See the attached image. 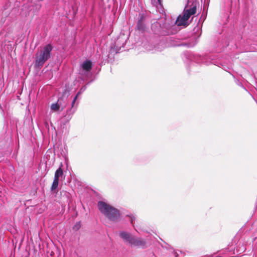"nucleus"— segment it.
<instances>
[{
  "label": "nucleus",
  "instance_id": "1",
  "mask_svg": "<svg viewBox=\"0 0 257 257\" xmlns=\"http://www.w3.org/2000/svg\"><path fill=\"white\" fill-rule=\"evenodd\" d=\"M98 208L99 211L110 221H117L120 217L119 211L105 202L99 201Z\"/></svg>",
  "mask_w": 257,
  "mask_h": 257
},
{
  "label": "nucleus",
  "instance_id": "2",
  "mask_svg": "<svg viewBox=\"0 0 257 257\" xmlns=\"http://www.w3.org/2000/svg\"><path fill=\"white\" fill-rule=\"evenodd\" d=\"M53 46L47 44L41 49L36 54L35 66L36 67H42L44 63L51 57Z\"/></svg>",
  "mask_w": 257,
  "mask_h": 257
},
{
  "label": "nucleus",
  "instance_id": "3",
  "mask_svg": "<svg viewBox=\"0 0 257 257\" xmlns=\"http://www.w3.org/2000/svg\"><path fill=\"white\" fill-rule=\"evenodd\" d=\"M196 12V6H193L190 9H184L183 15H179L176 20V24L178 26H187L188 25V20L190 17Z\"/></svg>",
  "mask_w": 257,
  "mask_h": 257
},
{
  "label": "nucleus",
  "instance_id": "4",
  "mask_svg": "<svg viewBox=\"0 0 257 257\" xmlns=\"http://www.w3.org/2000/svg\"><path fill=\"white\" fill-rule=\"evenodd\" d=\"M131 244L139 247H144L146 245V241L141 238H137L134 236Z\"/></svg>",
  "mask_w": 257,
  "mask_h": 257
},
{
  "label": "nucleus",
  "instance_id": "5",
  "mask_svg": "<svg viewBox=\"0 0 257 257\" xmlns=\"http://www.w3.org/2000/svg\"><path fill=\"white\" fill-rule=\"evenodd\" d=\"M145 17L143 15H140V17L138 20L137 28L140 31L144 32L145 30V25L144 24Z\"/></svg>",
  "mask_w": 257,
  "mask_h": 257
},
{
  "label": "nucleus",
  "instance_id": "6",
  "mask_svg": "<svg viewBox=\"0 0 257 257\" xmlns=\"http://www.w3.org/2000/svg\"><path fill=\"white\" fill-rule=\"evenodd\" d=\"M120 236L126 242H128L130 244L132 242V240L134 237V236L132 235L130 233L122 231L119 233Z\"/></svg>",
  "mask_w": 257,
  "mask_h": 257
},
{
  "label": "nucleus",
  "instance_id": "7",
  "mask_svg": "<svg viewBox=\"0 0 257 257\" xmlns=\"http://www.w3.org/2000/svg\"><path fill=\"white\" fill-rule=\"evenodd\" d=\"M82 68L86 71H89L92 68V62L89 60L84 61L82 64Z\"/></svg>",
  "mask_w": 257,
  "mask_h": 257
},
{
  "label": "nucleus",
  "instance_id": "8",
  "mask_svg": "<svg viewBox=\"0 0 257 257\" xmlns=\"http://www.w3.org/2000/svg\"><path fill=\"white\" fill-rule=\"evenodd\" d=\"M63 100L62 98H60L58 100V101L56 103L52 104L51 105V109L54 111H58L61 106V101Z\"/></svg>",
  "mask_w": 257,
  "mask_h": 257
},
{
  "label": "nucleus",
  "instance_id": "9",
  "mask_svg": "<svg viewBox=\"0 0 257 257\" xmlns=\"http://www.w3.org/2000/svg\"><path fill=\"white\" fill-rule=\"evenodd\" d=\"M63 174V170L61 167H59L55 173L54 178L59 179L60 177L62 176Z\"/></svg>",
  "mask_w": 257,
  "mask_h": 257
},
{
  "label": "nucleus",
  "instance_id": "10",
  "mask_svg": "<svg viewBox=\"0 0 257 257\" xmlns=\"http://www.w3.org/2000/svg\"><path fill=\"white\" fill-rule=\"evenodd\" d=\"M59 184V179L54 178L53 183L51 186V190L53 191L55 190L58 186Z\"/></svg>",
  "mask_w": 257,
  "mask_h": 257
},
{
  "label": "nucleus",
  "instance_id": "11",
  "mask_svg": "<svg viewBox=\"0 0 257 257\" xmlns=\"http://www.w3.org/2000/svg\"><path fill=\"white\" fill-rule=\"evenodd\" d=\"M80 226H81L80 222H76V224L73 226V229L75 230H77L80 228Z\"/></svg>",
  "mask_w": 257,
  "mask_h": 257
},
{
  "label": "nucleus",
  "instance_id": "12",
  "mask_svg": "<svg viewBox=\"0 0 257 257\" xmlns=\"http://www.w3.org/2000/svg\"><path fill=\"white\" fill-rule=\"evenodd\" d=\"M78 94H79V93H78V94L76 95V96H75V97L74 98V99H73V101H72V104H71V109L74 107V104H75V102H76V100H77V99Z\"/></svg>",
  "mask_w": 257,
  "mask_h": 257
},
{
  "label": "nucleus",
  "instance_id": "13",
  "mask_svg": "<svg viewBox=\"0 0 257 257\" xmlns=\"http://www.w3.org/2000/svg\"><path fill=\"white\" fill-rule=\"evenodd\" d=\"M61 106H62V109H63L64 108H65V107L66 104H64V105H62V101H61Z\"/></svg>",
  "mask_w": 257,
  "mask_h": 257
},
{
  "label": "nucleus",
  "instance_id": "14",
  "mask_svg": "<svg viewBox=\"0 0 257 257\" xmlns=\"http://www.w3.org/2000/svg\"><path fill=\"white\" fill-rule=\"evenodd\" d=\"M159 4L161 5V0H158Z\"/></svg>",
  "mask_w": 257,
  "mask_h": 257
},
{
  "label": "nucleus",
  "instance_id": "15",
  "mask_svg": "<svg viewBox=\"0 0 257 257\" xmlns=\"http://www.w3.org/2000/svg\"><path fill=\"white\" fill-rule=\"evenodd\" d=\"M131 222L133 223V218H131Z\"/></svg>",
  "mask_w": 257,
  "mask_h": 257
}]
</instances>
